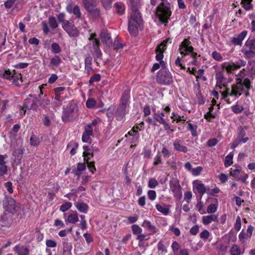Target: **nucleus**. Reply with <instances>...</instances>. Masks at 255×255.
<instances>
[{"mask_svg": "<svg viewBox=\"0 0 255 255\" xmlns=\"http://www.w3.org/2000/svg\"><path fill=\"white\" fill-rule=\"evenodd\" d=\"M244 71L245 69H243L240 73L236 75L235 84H233L230 88H226L225 90L222 92L223 98L229 104L231 103L227 99L229 96L236 99L244 93H245L246 96L249 95L248 91L251 88V82L248 78H245L242 81V78L244 77Z\"/></svg>", "mask_w": 255, "mask_h": 255, "instance_id": "1", "label": "nucleus"}, {"mask_svg": "<svg viewBox=\"0 0 255 255\" xmlns=\"http://www.w3.org/2000/svg\"><path fill=\"white\" fill-rule=\"evenodd\" d=\"M131 13L130 18L128 20V29L131 35L136 36L138 34L137 26H139L142 22L141 17L138 10L136 2L131 0Z\"/></svg>", "mask_w": 255, "mask_h": 255, "instance_id": "2", "label": "nucleus"}, {"mask_svg": "<svg viewBox=\"0 0 255 255\" xmlns=\"http://www.w3.org/2000/svg\"><path fill=\"white\" fill-rule=\"evenodd\" d=\"M167 43H171V39L170 38H168L165 40L163 41L159 45H158L156 49V60L157 61H159V63H154L151 69V71L152 72H154L155 70L161 68H166L165 64L163 61L162 59L163 58V52L166 49V44Z\"/></svg>", "mask_w": 255, "mask_h": 255, "instance_id": "3", "label": "nucleus"}, {"mask_svg": "<svg viewBox=\"0 0 255 255\" xmlns=\"http://www.w3.org/2000/svg\"><path fill=\"white\" fill-rule=\"evenodd\" d=\"M171 13L170 4L166 1H162L156 8V16L162 23L167 22Z\"/></svg>", "mask_w": 255, "mask_h": 255, "instance_id": "4", "label": "nucleus"}, {"mask_svg": "<svg viewBox=\"0 0 255 255\" xmlns=\"http://www.w3.org/2000/svg\"><path fill=\"white\" fill-rule=\"evenodd\" d=\"M78 107L74 102H70L67 107L63 109L62 120L64 122L71 121L77 116Z\"/></svg>", "mask_w": 255, "mask_h": 255, "instance_id": "5", "label": "nucleus"}, {"mask_svg": "<svg viewBox=\"0 0 255 255\" xmlns=\"http://www.w3.org/2000/svg\"><path fill=\"white\" fill-rule=\"evenodd\" d=\"M2 205L6 211L13 215L18 214L20 211L19 204L10 196H5L2 201Z\"/></svg>", "mask_w": 255, "mask_h": 255, "instance_id": "6", "label": "nucleus"}, {"mask_svg": "<svg viewBox=\"0 0 255 255\" xmlns=\"http://www.w3.org/2000/svg\"><path fill=\"white\" fill-rule=\"evenodd\" d=\"M246 65V62L242 59H240L235 62L230 61L225 62L221 64V68L225 70L228 74H232L234 71L244 67Z\"/></svg>", "mask_w": 255, "mask_h": 255, "instance_id": "7", "label": "nucleus"}, {"mask_svg": "<svg viewBox=\"0 0 255 255\" xmlns=\"http://www.w3.org/2000/svg\"><path fill=\"white\" fill-rule=\"evenodd\" d=\"M29 97H32L34 99L32 100L30 98H27L24 100L23 107V109H25L23 111L24 115L25 113L26 109L28 110H32L34 111H37L40 110L39 108L40 106L39 105V102L40 101V100L38 99L34 95L30 94Z\"/></svg>", "mask_w": 255, "mask_h": 255, "instance_id": "8", "label": "nucleus"}, {"mask_svg": "<svg viewBox=\"0 0 255 255\" xmlns=\"http://www.w3.org/2000/svg\"><path fill=\"white\" fill-rule=\"evenodd\" d=\"M156 81L160 84L168 85L173 82V79L167 68H162L157 73Z\"/></svg>", "mask_w": 255, "mask_h": 255, "instance_id": "9", "label": "nucleus"}, {"mask_svg": "<svg viewBox=\"0 0 255 255\" xmlns=\"http://www.w3.org/2000/svg\"><path fill=\"white\" fill-rule=\"evenodd\" d=\"M190 44L191 42L188 39H185L180 45L179 50L181 55H186L191 53L192 57L195 59L197 54L193 51V47Z\"/></svg>", "mask_w": 255, "mask_h": 255, "instance_id": "10", "label": "nucleus"}, {"mask_svg": "<svg viewBox=\"0 0 255 255\" xmlns=\"http://www.w3.org/2000/svg\"><path fill=\"white\" fill-rule=\"evenodd\" d=\"M62 27L70 37H77L79 31L77 28L69 20H65L62 23Z\"/></svg>", "mask_w": 255, "mask_h": 255, "instance_id": "11", "label": "nucleus"}, {"mask_svg": "<svg viewBox=\"0 0 255 255\" xmlns=\"http://www.w3.org/2000/svg\"><path fill=\"white\" fill-rule=\"evenodd\" d=\"M84 5L85 9L88 12L90 16L94 18H98L100 17V10L94 4V2Z\"/></svg>", "mask_w": 255, "mask_h": 255, "instance_id": "12", "label": "nucleus"}, {"mask_svg": "<svg viewBox=\"0 0 255 255\" xmlns=\"http://www.w3.org/2000/svg\"><path fill=\"white\" fill-rule=\"evenodd\" d=\"M215 78L216 79L217 86L220 89H221L222 87L227 88L228 83L230 82L229 79L225 77L222 71H217L215 74Z\"/></svg>", "mask_w": 255, "mask_h": 255, "instance_id": "13", "label": "nucleus"}, {"mask_svg": "<svg viewBox=\"0 0 255 255\" xmlns=\"http://www.w3.org/2000/svg\"><path fill=\"white\" fill-rule=\"evenodd\" d=\"M253 231L254 227L251 225L248 226L246 232L242 230L239 235V239L240 242L242 243H244L248 239H250L252 236Z\"/></svg>", "mask_w": 255, "mask_h": 255, "instance_id": "14", "label": "nucleus"}, {"mask_svg": "<svg viewBox=\"0 0 255 255\" xmlns=\"http://www.w3.org/2000/svg\"><path fill=\"white\" fill-rule=\"evenodd\" d=\"M100 38L102 42L106 44L108 47L113 45L112 39L110 34L107 30H103L100 33Z\"/></svg>", "mask_w": 255, "mask_h": 255, "instance_id": "15", "label": "nucleus"}, {"mask_svg": "<svg viewBox=\"0 0 255 255\" xmlns=\"http://www.w3.org/2000/svg\"><path fill=\"white\" fill-rule=\"evenodd\" d=\"M17 255H29L30 250L28 247L18 244L13 248Z\"/></svg>", "mask_w": 255, "mask_h": 255, "instance_id": "16", "label": "nucleus"}, {"mask_svg": "<svg viewBox=\"0 0 255 255\" xmlns=\"http://www.w3.org/2000/svg\"><path fill=\"white\" fill-rule=\"evenodd\" d=\"M193 189L197 190L200 194L203 195L206 192L205 185L199 180H195L193 182Z\"/></svg>", "mask_w": 255, "mask_h": 255, "instance_id": "17", "label": "nucleus"}, {"mask_svg": "<svg viewBox=\"0 0 255 255\" xmlns=\"http://www.w3.org/2000/svg\"><path fill=\"white\" fill-rule=\"evenodd\" d=\"M127 108L119 105L115 113V116L118 121H122L124 118Z\"/></svg>", "mask_w": 255, "mask_h": 255, "instance_id": "18", "label": "nucleus"}, {"mask_svg": "<svg viewBox=\"0 0 255 255\" xmlns=\"http://www.w3.org/2000/svg\"><path fill=\"white\" fill-rule=\"evenodd\" d=\"M247 31L244 30L241 32L236 37H233L232 39V42L237 45H241L242 43L243 40L245 39L247 34Z\"/></svg>", "mask_w": 255, "mask_h": 255, "instance_id": "19", "label": "nucleus"}, {"mask_svg": "<svg viewBox=\"0 0 255 255\" xmlns=\"http://www.w3.org/2000/svg\"><path fill=\"white\" fill-rule=\"evenodd\" d=\"M142 227L145 228L149 232L150 234H153L158 231L157 229L154 226L152 225L151 222L148 220H144L143 221Z\"/></svg>", "mask_w": 255, "mask_h": 255, "instance_id": "20", "label": "nucleus"}, {"mask_svg": "<svg viewBox=\"0 0 255 255\" xmlns=\"http://www.w3.org/2000/svg\"><path fill=\"white\" fill-rule=\"evenodd\" d=\"M218 221V215H210L202 217V223L205 225H208L212 222Z\"/></svg>", "mask_w": 255, "mask_h": 255, "instance_id": "21", "label": "nucleus"}, {"mask_svg": "<svg viewBox=\"0 0 255 255\" xmlns=\"http://www.w3.org/2000/svg\"><path fill=\"white\" fill-rule=\"evenodd\" d=\"M74 205L78 210L81 213L86 214L87 213L89 207L87 204L83 202H76Z\"/></svg>", "mask_w": 255, "mask_h": 255, "instance_id": "22", "label": "nucleus"}, {"mask_svg": "<svg viewBox=\"0 0 255 255\" xmlns=\"http://www.w3.org/2000/svg\"><path fill=\"white\" fill-rule=\"evenodd\" d=\"M92 59L90 56L87 57L85 59V70L86 73L89 75L93 70L91 66Z\"/></svg>", "mask_w": 255, "mask_h": 255, "instance_id": "23", "label": "nucleus"}, {"mask_svg": "<svg viewBox=\"0 0 255 255\" xmlns=\"http://www.w3.org/2000/svg\"><path fill=\"white\" fill-rule=\"evenodd\" d=\"M129 94L128 91H124V92L123 93L121 100V103L119 105L124 106L125 107H127L128 103L129 100Z\"/></svg>", "mask_w": 255, "mask_h": 255, "instance_id": "24", "label": "nucleus"}, {"mask_svg": "<svg viewBox=\"0 0 255 255\" xmlns=\"http://www.w3.org/2000/svg\"><path fill=\"white\" fill-rule=\"evenodd\" d=\"M23 151L24 148L22 147H20L19 148L14 149L13 155L16 159L20 160L23 157L24 153Z\"/></svg>", "mask_w": 255, "mask_h": 255, "instance_id": "25", "label": "nucleus"}, {"mask_svg": "<svg viewBox=\"0 0 255 255\" xmlns=\"http://www.w3.org/2000/svg\"><path fill=\"white\" fill-rule=\"evenodd\" d=\"M242 52L246 58H249L250 57H253L255 54L254 50L248 48L245 45L243 48Z\"/></svg>", "mask_w": 255, "mask_h": 255, "instance_id": "26", "label": "nucleus"}, {"mask_svg": "<svg viewBox=\"0 0 255 255\" xmlns=\"http://www.w3.org/2000/svg\"><path fill=\"white\" fill-rule=\"evenodd\" d=\"M62 60L60 57L58 55H55L51 59L50 64L52 66L58 67L61 63Z\"/></svg>", "mask_w": 255, "mask_h": 255, "instance_id": "27", "label": "nucleus"}, {"mask_svg": "<svg viewBox=\"0 0 255 255\" xmlns=\"http://www.w3.org/2000/svg\"><path fill=\"white\" fill-rule=\"evenodd\" d=\"M233 156L234 154L232 152H230L227 156H226L224 161V165L225 167H229L233 164Z\"/></svg>", "mask_w": 255, "mask_h": 255, "instance_id": "28", "label": "nucleus"}, {"mask_svg": "<svg viewBox=\"0 0 255 255\" xmlns=\"http://www.w3.org/2000/svg\"><path fill=\"white\" fill-rule=\"evenodd\" d=\"M39 102L40 107L43 109L45 108L46 106L49 105L50 104V101L47 98L46 95H44L43 96V98L40 99V101Z\"/></svg>", "mask_w": 255, "mask_h": 255, "instance_id": "29", "label": "nucleus"}, {"mask_svg": "<svg viewBox=\"0 0 255 255\" xmlns=\"http://www.w3.org/2000/svg\"><path fill=\"white\" fill-rule=\"evenodd\" d=\"M68 222L70 223H75L78 221V214L76 212L73 214L69 215L67 220Z\"/></svg>", "mask_w": 255, "mask_h": 255, "instance_id": "30", "label": "nucleus"}, {"mask_svg": "<svg viewBox=\"0 0 255 255\" xmlns=\"http://www.w3.org/2000/svg\"><path fill=\"white\" fill-rule=\"evenodd\" d=\"M139 128L138 127H133L128 132V134L130 136H133V138L135 140H137V139L139 137V133L137 130H136V129H138Z\"/></svg>", "mask_w": 255, "mask_h": 255, "instance_id": "31", "label": "nucleus"}, {"mask_svg": "<svg viewBox=\"0 0 255 255\" xmlns=\"http://www.w3.org/2000/svg\"><path fill=\"white\" fill-rule=\"evenodd\" d=\"M86 163L89 171L91 173H94L96 170V168L95 166V162L90 161V158H89L86 159Z\"/></svg>", "mask_w": 255, "mask_h": 255, "instance_id": "32", "label": "nucleus"}, {"mask_svg": "<svg viewBox=\"0 0 255 255\" xmlns=\"http://www.w3.org/2000/svg\"><path fill=\"white\" fill-rule=\"evenodd\" d=\"M156 208L159 212L162 213L164 215H167L169 211V209L167 208L164 204H157Z\"/></svg>", "mask_w": 255, "mask_h": 255, "instance_id": "33", "label": "nucleus"}, {"mask_svg": "<svg viewBox=\"0 0 255 255\" xmlns=\"http://www.w3.org/2000/svg\"><path fill=\"white\" fill-rule=\"evenodd\" d=\"M235 168L230 169V175L231 176L236 177L241 172V168L238 165H235Z\"/></svg>", "mask_w": 255, "mask_h": 255, "instance_id": "34", "label": "nucleus"}, {"mask_svg": "<svg viewBox=\"0 0 255 255\" xmlns=\"http://www.w3.org/2000/svg\"><path fill=\"white\" fill-rule=\"evenodd\" d=\"M253 0H242V4L243 7L247 10H250L252 8V4L251 2Z\"/></svg>", "mask_w": 255, "mask_h": 255, "instance_id": "35", "label": "nucleus"}, {"mask_svg": "<svg viewBox=\"0 0 255 255\" xmlns=\"http://www.w3.org/2000/svg\"><path fill=\"white\" fill-rule=\"evenodd\" d=\"M30 143L32 146H37L40 143L39 138L35 134H32L30 139Z\"/></svg>", "mask_w": 255, "mask_h": 255, "instance_id": "36", "label": "nucleus"}, {"mask_svg": "<svg viewBox=\"0 0 255 255\" xmlns=\"http://www.w3.org/2000/svg\"><path fill=\"white\" fill-rule=\"evenodd\" d=\"M52 52L55 54H58L61 51V48L59 45L57 43H53L51 44Z\"/></svg>", "mask_w": 255, "mask_h": 255, "instance_id": "37", "label": "nucleus"}, {"mask_svg": "<svg viewBox=\"0 0 255 255\" xmlns=\"http://www.w3.org/2000/svg\"><path fill=\"white\" fill-rule=\"evenodd\" d=\"M230 253L232 255H240L241 249L237 245H234L231 249Z\"/></svg>", "mask_w": 255, "mask_h": 255, "instance_id": "38", "label": "nucleus"}, {"mask_svg": "<svg viewBox=\"0 0 255 255\" xmlns=\"http://www.w3.org/2000/svg\"><path fill=\"white\" fill-rule=\"evenodd\" d=\"M218 205L216 204H211L209 205L207 209V212L208 214L214 213L217 210Z\"/></svg>", "mask_w": 255, "mask_h": 255, "instance_id": "39", "label": "nucleus"}, {"mask_svg": "<svg viewBox=\"0 0 255 255\" xmlns=\"http://www.w3.org/2000/svg\"><path fill=\"white\" fill-rule=\"evenodd\" d=\"M245 46L253 50H255V39L248 40L246 42Z\"/></svg>", "mask_w": 255, "mask_h": 255, "instance_id": "40", "label": "nucleus"}, {"mask_svg": "<svg viewBox=\"0 0 255 255\" xmlns=\"http://www.w3.org/2000/svg\"><path fill=\"white\" fill-rule=\"evenodd\" d=\"M153 119L156 123L158 122L159 124L161 125L162 124H165L164 119L161 117V116H159V115L157 113H154L153 114Z\"/></svg>", "mask_w": 255, "mask_h": 255, "instance_id": "41", "label": "nucleus"}, {"mask_svg": "<svg viewBox=\"0 0 255 255\" xmlns=\"http://www.w3.org/2000/svg\"><path fill=\"white\" fill-rule=\"evenodd\" d=\"M72 206V203L69 202H65L63 204L60 208V210L63 212H65L69 209Z\"/></svg>", "mask_w": 255, "mask_h": 255, "instance_id": "42", "label": "nucleus"}, {"mask_svg": "<svg viewBox=\"0 0 255 255\" xmlns=\"http://www.w3.org/2000/svg\"><path fill=\"white\" fill-rule=\"evenodd\" d=\"M245 133L241 131L238 134V138L239 139L240 143H246L248 140L249 138L248 137H244Z\"/></svg>", "mask_w": 255, "mask_h": 255, "instance_id": "43", "label": "nucleus"}, {"mask_svg": "<svg viewBox=\"0 0 255 255\" xmlns=\"http://www.w3.org/2000/svg\"><path fill=\"white\" fill-rule=\"evenodd\" d=\"M231 108L232 111L236 114L240 113L244 110L243 107L238 104L233 106Z\"/></svg>", "mask_w": 255, "mask_h": 255, "instance_id": "44", "label": "nucleus"}, {"mask_svg": "<svg viewBox=\"0 0 255 255\" xmlns=\"http://www.w3.org/2000/svg\"><path fill=\"white\" fill-rule=\"evenodd\" d=\"M101 80V75L99 74H96L94 75L91 77L89 83L92 84L94 82H99Z\"/></svg>", "mask_w": 255, "mask_h": 255, "instance_id": "45", "label": "nucleus"}, {"mask_svg": "<svg viewBox=\"0 0 255 255\" xmlns=\"http://www.w3.org/2000/svg\"><path fill=\"white\" fill-rule=\"evenodd\" d=\"M131 229L134 235H137L142 232V229L137 225H133L131 226Z\"/></svg>", "mask_w": 255, "mask_h": 255, "instance_id": "46", "label": "nucleus"}, {"mask_svg": "<svg viewBox=\"0 0 255 255\" xmlns=\"http://www.w3.org/2000/svg\"><path fill=\"white\" fill-rule=\"evenodd\" d=\"M203 170V168L201 166H197L195 168H193L191 173L195 176H198L200 174Z\"/></svg>", "mask_w": 255, "mask_h": 255, "instance_id": "47", "label": "nucleus"}, {"mask_svg": "<svg viewBox=\"0 0 255 255\" xmlns=\"http://www.w3.org/2000/svg\"><path fill=\"white\" fill-rule=\"evenodd\" d=\"M241 225H242V224H241V217L240 216H237V217L236 218V222L234 224L235 229L237 231H240V229H241Z\"/></svg>", "mask_w": 255, "mask_h": 255, "instance_id": "48", "label": "nucleus"}, {"mask_svg": "<svg viewBox=\"0 0 255 255\" xmlns=\"http://www.w3.org/2000/svg\"><path fill=\"white\" fill-rule=\"evenodd\" d=\"M212 57L214 59L217 61H221L223 60V57L221 54L216 51L212 52Z\"/></svg>", "mask_w": 255, "mask_h": 255, "instance_id": "49", "label": "nucleus"}, {"mask_svg": "<svg viewBox=\"0 0 255 255\" xmlns=\"http://www.w3.org/2000/svg\"><path fill=\"white\" fill-rule=\"evenodd\" d=\"M72 13L76 16L77 18H81V13L79 6L75 5L74 6Z\"/></svg>", "mask_w": 255, "mask_h": 255, "instance_id": "50", "label": "nucleus"}, {"mask_svg": "<svg viewBox=\"0 0 255 255\" xmlns=\"http://www.w3.org/2000/svg\"><path fill=\"white\" fill-rule=\"evenodd\" d=\"M49 22L51 27L56 28L58 26V24L56 18L54 17H50L49 18Z\"/></svg>", "mask_w": 255, "mask_h": 255, "instance_id": "51", "label": "nucleus"}, {"mask_svg": "<svg viewBox=\"0 0 255 255\" xmlns=\"http://www.w3.org/2000/svg\"><path fill=\"white\" fill-rule=\"evenodd\" d=\"M96 104V101L93 98H90L87 101L86 106L88 108H93L95 107Z\"/></svg>", "mask_w": 255, "mask_h": 255, "instance_id": "52", "label": "nucleus"}, {"mask_svg": "<svg viewBox=\"0 0 255 255\" xmlns=\"http://www.w3.org/2000/svg\"><path fill=\"white\" fill-rule=\"evenodd\" d=\"M103 6L106 9H109L112 7L111 0H100Z\"/></svg>", "mask_w": 255, "mask_h": 255, "instance_id": "53", "label": "nucleus"}, {"mask_svg": "<svg viewBox=\"0 0 255 255\" xmlns=\"http://www.w3.org/2000/svg\"><path fill=\"white\" fill-rule=\"evenodd\" d=\"M115 7L117 8V12L120 14H123L125 11V8L122 4L116 3L115 4Z\"/></svg>", "mask_w": 255, "mask_h": 255, "instance_id": "54", "label": "nucleus"}, {"mask_svg": "<svg viewBox=\"0 0 255 255\" xmlns=\"http://www.w3.org/2000/svg\"><path fill=\"white\" fill-rule=\"evenodd\" d=\"M210 235V233H209V232L207 230H204L203 231H202L201 233H200V237L202 239L205 240H207V239H208Z\"/></svg>", "mask_w": 255, "mask_h": 255, "instance_id": "55", "label": "nucleus"}, {"mask_svg": "<svg viewBox=\"0 0 255 255\" xmlns=\"http://www.w3.org/2000/svg\"><path fill=\"white\" fill-rule=\"evenodd\" d=\"M188 128L190 130L191 132L192 135L193 136H196L197 135L196 126L195 125L189 123L188 125Z\"/></svg>", "mask_w": 255, "mask_h": 255, "instance_id": "56", "label": "nucleus"}, {"mask_svg": "<svg viewBox=\"0 0 255 255\" xmlns=\"http://www.w3.org/2000/svg\"><path fill=\"white\" fill-rule=\"evenodd\" d=\"M112 46H113L114 49L115 50L122 49L123 47L122 43H120L119 40L118 39L115 40V42L113 43Z\"/></svg>", "mask_w": 255, "mask_h": 255, "instance_id": "57", "label": "nucleus"}, {"mask_svg": "<svg viewBox=\"0 0 255 255\" xmlns=\"http://www.w3.org/2000/svg\"><path fill=\"white\" fill-rule=\"evenodd\" d=\"M158 183L155 178H151L148 182V187L150 188H153L158 185Z\"/></svg>", "mask_w": 255, "mask_h": 255, "instance_id": "58", "label": "nucleus"}, {"mask_svg": "<svg viewBox=\"0 0 255 255\" xmlns=\"http://www.w3.org/2000/svg\"><path fill=\"white\" fill-rule=\"evenodd\" d=\"M43 123L45 126L49 127L51 125V121L50 118L47 115H44V119L43 120Z\"/></svg>", "mask_w": 255, "mask_h": 255, "instance_id": "59", "label": "nucleus"}, {"mask_svg": "<svg viewBox=\"0 0 255 255\" xmlns=\"http://www.w3.org/2000/svg\"><path fill=\"white\" fill-rule=\"evenodd\" d=\"M94 53L95 55V59L96 60L97 58H100L101 57L102 55V52L100 49L99 47H96V48H94Z\"/></svg>", "mask_w": 255, "mask_h": 255, "instance_id": "60", "label": "nucleus"}, {"mask_svg": "<svg viewBox=\"0 0 255 255\" xmlns=\"http://www.w3.org/2000/svg\"><path fill=\"white\" fill-rule=\"evenodd\" d=\"M148 198L151 200H154L156 196V192L154 190H149L147 193Z\"/></svg>", "mask_w": 255, "mask_h": 255, "instance_id": "61", "label": "nucleus"}, {"mask_svg": "<svg viewBox=\"0 0 255 255\" xmlns=\"http://www.w3.org/2000/svg\"><path fill=\"white\" fill-rule=\"evenodd\" d=\"M249 65V70H251V72L253 74L255 73V62L254 61H250L248 63Z\"/></svg>", "mask_w": 255, "mask_h": 255, "instance_id": "62", "label": "nucleus"}, {"mask_svg": "<svg viewBox=\"0 0 255 255\" xmlns=\"http://www.w3.org/2000/svg\"><path fill=\"white\" fill-rule=\"evenodd\" d=\"M199 227L198 225H195L192 227L190 230V233L192 235H196L199 231Z\"/></svg>", "mask_w": 255, "mask_h": 255, "instance_id": "63", "label": "nucleus"}, {"mask_svg": "<svg viewBox=\"0 0 255 255\" xmlns=\"http://www.w3.org/2000/svg\"><path fill=\"white\" fill-rule=\"evenodd\" d=\"M83 133H87V134H88L89 135H92V133H93V128H92V125H88L86 127H85V131H84Z\"/></svg>", "mask_w": 255, "mask_h": 255, "instance_id": "64", "label": "nucleus"}]
</instances>
